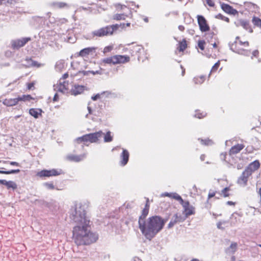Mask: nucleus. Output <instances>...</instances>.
I'll list each match as a JSON object with an SVG mask.
<instances>
[{
    "mask_svg": "<svg viewBox=\"0 0 261 261\" xmlns=\"http://www.w3.org/2000/svg\"><path fill=\"white\" fill-rule=\"evenodd\" d=\"M180 204L182 205L184 208V213L186 218L195 214V212L194 207L192 205H191L188 201H184L182 199V202H180Z\"/></svg>",
    "mask_w": 261,
    "mask_h": 261,
    "instance_id": "nucleus-6",
    "label": "nucleus"
},
{
    "mask_svg": "<svg viewBox=\"0 0 261 261\" xmlns=\"http://www.w3.org/2000/svg\"><path fill=\"white\" fill-rule=\"evenodd\" d=\"M258 194H259V195L260 196V201H259V203H260V205H261V188L259 189Z\"/></svg>",
    "mask_w": 261,
    "mask_h": 261,
    "instance_id": "nucleus-64",
    "label": "nucleus"
},
{
    "mask_svg": "<svg viewBox=\"0 0 261 261\" xmlns=\"http://www.w3.org/2000/svg\"><path fill=\"white\" fill-rule=\"evenodd\" d=\"M34 87V84L32 83H29L28 84V89L31 90Z\"/></svg>",
    "mask_w": 261,
    "mask_h": 261,
    "instance_id": "nucleus-60",
    "label": "nucleus"
},
{
    "mask_svg": "<svg viewBox=\"0 0 261 261\" xmlns=\"http://www.w3.org/2000/svg\"><path fill=\"white\" fill-rule=\"evenodd\" d=\"M237 41L236 40L233 43L229 44L230 49L233 52L237 53L239 54L242 55L245 51V50L239 49L237 47Z\"/></svg>",
    "mask_w": 261,
    "mask_h": 261,
    "instance_id": "nucleus-23",
    "label": "nucleus"
},
{
    "mask_svg": "<svg viewBox=\"0 0 261 261\" xmlns=\"http://www.w3.org/2000/svg\"><path fill=\"white\" fill-rule=\"evenodd\" d=\"M260 167V163L259 161L255 160L250 164L247 166V168L252 173L257 170Z\"/></svg>",
    "mask_w": 261,
    "mask_h": 261,
    "instance_id": "nucleus-15",
    "label": "nucleus"
},
{
    "mask_svg": "<svg viewBox=\"0 0 261 261\" xmlns=\"http://www.w3.org/2000/svg\"><path fill=\"white\" fill-rule=\"evenodd\" d=\"M205 78L204 76L194 77L193 81L196 84H202L204 81Z\"/></svg>",
    "mask_w": 261,
    "mask_h": 261,
    "instance_id": "nucleus-36",
    "label": "nucleus"
},
{
    "mask_svg": "<svg viewBox=\"0 0 261 261\" xmlns=\"http://www.w3.org/2000/svg\"><path fill=\"white\" fill-rule=\"evenodd\" d=\"M222 9L226 13L230 14L236 15L238 11L228 4L223 3L221 4Z\"/></svg>",
    "mask_w": 261,
    "mask_h": 261,
    "instance_id": "nucleus-12",
    "label": "nucleus"
},
{
    "mask_svg": "<svg viewBox=\"0 0 261 261\" xmlns=\"http://www.w3.org/2000/svg\"><path fill=\"white\" fill-rule=\"evenodd\" d=\"M113 47L111 46H108L105 47L104 53H107L110 51L112 49Z\"/></svg>",
    "mask_w": 261,
    "mask_h": 261,
    "instance_id": "nucleus-52",
    "label": "nucleus"
},
{
    "mask_svg": "<svg viewBox=\"0 0 261 261\" xmlns=\"http://www.w3.org/2000/svg\"><path fill=\"white\" fill-rule=\"evenodd\" d=\"M86 156V154H83L79 155H70L67 156V159L71 161L80 162L84 160Z\"/></svg>",
    "mask_w": 261,
    "mask_h": 261,
    "instance_id": "nucleus-19",
    "label": "nucleus"
},
{
    "mask_svg": "<svg viewBox=\"0 0 261 261\" xmlns=\"http://www.w3.org/2000/svg\"><path fill=\"white\" fill-rule=\"evenodd\" d=\"M42 110L40 109L31 108L29 110V114L35 118H38L41 115Z\"/></svg>",
    "mask_w": 261,
    "mask_h": 261,
    "instance_id": "nucleus-21",
    "label": "nucleus"
},
{
    "mask_svg": "<svg viewBox=\"0 0 261 261\" xmlns=\"http://www.w3.org/2000/svg\"><path fill=\"white\" fill-rule=\"evenodd\" d=\"M226 203L227 205H234V202L231 201H227Z\"/></svg>",
    "mask_w": 261,
    "mask_h": 261,
    "instance_id": "nucleus-62",
    "label": "nucleus"
},
{
    "mask_svg": "<svg viewBox=\"0 0 261 261\" xmlns=\"http://www.w3.org/2000/svg\"><path fill=\"white\" fill-rule=\"evenodd\" d=\"M204 44H205V41L203 40H199L198 41V47L202 50H203L204 49Z\"/></svg>",
    "mask_w": 261,
    "mask_h": 261,
    "instance_id": "nucleus-46",
    "label": "nucleus"
},
{
    "mask_svg": "<svg viewBox=\"0 0 261 261\" xmlns=\"http://www.w3.org/2000/svg\"><path fill=\"white\" fill-rule=\"evenodd\" d=\"M220 66V61H218L217 63H216L213 66L212 69H211V72H213V71H216L218 69V68L219 67V66Z\"/></svg>",
    "mask_w": 261,
    "mask_h": 261,
    "instance_id": "nucleus-47",
    "label": "nucleus"
},
{
    "mask_svg": "<svg viewBox=\"0 0 261 261\" xmlns=\"http://www.w3.org/2000/svg\"><path fill=\"white\" fill-rule=\"evenodd\" d=\"M240 25L243 27L245 30H248L249 28V23L248 21L241 20L240 21Z\"/></svg>",
    "mask_w": 261,
    "mask_h": 261,
    "instance_id": "nucleus-37",
    "label": "nucleus"
},
{
    "mask_svg": "<svg viewBox=\"0 0 261 261\" xmlns=\"http://www.w3.org/2000/svg\"><path fill=\"white\" fill-rule=\"evenodd\" d=\"M206 2L207 5L210 7H214L215 5V4L212 0H206Z\"/></svg>",
    "mask_w": 261,
    "mask_h": 261,
    "instance_id": "nucleus-53",
    "label": "nucleus"
},
{
    "mask_svg": "<svg viewBox=\"0 0 261 261\" xmlns=\"http://www.w3.org/2000/svg\"><path fill=\"white\" fill-rule=\"evenodd\" d=\"M31 40V38L30 37H24L12 40L11 41V48L13 49H18L24 46Z\"/></svg>",
    "mask_w": 261,
    "mask_h": 261,
    "instance_id": "nucleus-4",
    "label": "nucleus"
},
{
    "mask_svg": "<svg viewBox=\"0 0 261 261\" xmlns=\"http://www.w3.org/2000/svg\"><path fill=\"white\" fill-rule=\"evenodd\" d=\"M20 172L19 169H14V170H11L9 171H5V174H15V173H18Z\"/></svg>",
    "mask_w": 261,
    "mask_h": 261,
    "instance_id": "nucleus-45",
    "label": "nucleus"
},
{
    "mask_svg": "<svg viewBox=\"0 0 261 261\" xmlns=\"http://www.w3.org/2000/svg\"><path fill=\"white\" fill-rule=\"evenodd\" d=\"M229 188L227 187L225 188L222 190V193L223 194L225 197L228 196L229 194L227 192L229 191Z\"/></svg>",
    "mask_w": 261,
    "mask_h": 261,
    "instance_id": "nucleus-48",
    "label": "nucleus"
},
{
    "mask_svg": "<svg viewBox=\"0 0 261 261\" xmlns=\"http://www.w3.org/2000/svg\"><path fill=\"white\" fill-rule=\"evenodd\" d=\"M237 243L232 242L230 246L225 249V251L227 254H233L237 251Z\"/></svg>",
    "mask_w": 261,
    "mask_h": 261,
    "instance_id": "nucleus-20",
    "label": "nucleus"
},
{
    "mask_svg": "<svg viewBox=\"0 0 261 261\" xmlns=\"http://www.w3.org/2000/svg\"><path fill=\"white\" fill-rule=\"evenodd\" d=\"M9 164L12 166H19V164L16 162H9Z\"/></svg>",
    "mask_w": 261,
    "mask_h": 261,
    "instance_id": "nucleus-56",
    "label": "nucleus"
},
{
    "mask_svg": "<svg viewBox=\"0 0 261 261\" xmlns=\"http://www.w3.org/2000/svg\"><path fill=\"white\" fill-rule=\"evenodd\" d=\"M65 40L70 43H73L76 41V38L74 35L69 36L68 34L66 38H65Z\"/></svg>",
    "mask_w": 261,
    "mask_h": 261,
    "instance_id": "nucleus-34",
    "label": "nucleus"
},
{
    "mask_svg": "<svg viewBox=\"0 0 261 261\" xmlns=\"http://www.w3.org/2000/svg\"><path fill=\"white\" fill-rule=\"evenodd\" d=\"M177 222H182L185 220V218H182V217H181V216H178V214H177Z\"/></svg>",
    "mask_w": 261,
    "mask_h": 261,
    "instance_id": "nucleus-55",
    "label": "nucleus"
},
{
    "mask_svg": "<svg viewBox=\"0 0 261 261\" xmlns=\"http://www.w3.org/2000/svg\"><path fill=\"white\" fill-rule=\"evenodd\" d=\"M67 84H66L65 82H63V84L60 82L59 85H54V87L55 90H57L58 91L64 93L67 90Z\"/></svg>",
    "mask_w": 261,
    "mask_h": 261,
    "instance_id": "nucleus-22",
    "label": "nucleus"
},
{
    "mask_svg": "<svg viewBox=\"0 0 261 261\" xmlns=\"http://www.w3.org/2000/svg\"><path fill=\"white\" fill-rule=\"evenodd\" d=\"M252 22L254 26L259 27L261 29V19L257 17L254 16L252 18Z\"/></svg>",
    "mask_w": 261,
    "mask_h": 261,
    "instance_id": "nucleus-30",
    "label": "nucleus"
},
{
    "mask_svg": "<svg viewBox=\"0 0 261 261\" xmlns=\"http://www.w3.org/2000/svg\"><path fill=\"white\" fill-rule=\"evenodd\" d=\"M85 203H76L70 210V218L77 224L73 229V239L77 245H89L96 241L98 234L87 229L90 220L86 215Z\"/></svg>",
    "mask_w": 261,
    "mask_h": 261,
    "instance_id": "nucleus-1",
    "label": "nucleus"
},
{
    "mask_svg": "<svg viewBox=\"0 0 261 261\" xmlns=\"http://www.w3.org/2000/svg\"><path fill=\"white\" fill-rule=\"evenodd\" d=\"M63 173L61 169H53L51 170H43L38 172L37 175L40 177H50L53 176H57Z\"/></svg>",
    "mask_w": 261,
    "mask_h": 261,
    "instance_id": "nucleus-5",
    "label": "nucleus"
},
{
    "mask_svg": "<svg viewBox=\"0 0 261 261\" xmlns=\"http://www.w3.org/2000/svg\"><path fill=\"white\" fill-rule=\"evenodd\" d=\"M125 16L123 14H116L114 16V19L116 20L124 19Z\"/></svg>",
    "mask_w": 261,
    "mask_h": 261,
    "instance_id": "nucleus-42",
    "label": "nucleus"
},
{
    "mask_svg": "<svg viewBox=\"0 0 261 261\" xmlns=\"http://www.w3.org/2000/svg\"><path fill=\"white\" fill-rule=\"evenodd\" d=\"M103 134L101 130L94 133L86 134L87 141L90 143H96L98 141V139L102 137Z\"/></svg>",
    "mask_w": 261,
    "mask_h": 261,
    "instance_id": "nucleus-7",
    "label": "nucleus"
},
{
    "mask_svg": "<svg viewBox=\"0 0 261 261\" xmlns=\"http://www.w3.org/2000/svg\"><path fill=\"white\" fill-rule=\"evenodd\" d=\"M90 73H92L93 74H95L96 73H98V71H96V72H94L93 71H79L78 73L79 74H82L83 75H88Z\"/></svg>",
    "mask_w": 261,
    "mask_h": 261,
    "instance_id": "nucleus-39",
    "label": "nucleus"
},
{
    "mask_svg": "<svg viewBox=\"0 0 261 261\" xmlns=\"http://www.w3.org/2000/svg\"><path fill=\"white\" fill-rule=\"evenodd\" d=\"M74 142L77 144H80L82 143L85 144L86 142H88L86 134L85 135H83L82 137H80L76 138L74 140Z\"/></svg>",
    "mask_w": 261,
    "mask_h": 261,
    "instance_id": "nucleus-28",
    "label": "nucleus"
},
{
    "mask_svg": "<svg viewBox=\"0 0 261 261\" xmlns=\"http://www.w3.org/2000/svg\"><path fill=\"white\" fill-rule=\"evenodd\" d=\"M58 99H59L58 95L57 93H56L54 96L53 101H57L58 100Z\"/></svg>",
    "mask_w": 261,
    "mask_h": 261,
    "instance_id": "nucleus-59",
    "label": "nucleus"
},
{
    "mask_svg": "<svg viewBox=\"0 0 261 261\" xmlns=\"http://www.w3.org/2000/svg\"><path fill=\"white\" fill-rule=\"evenodd\" d=\"M197 19L199 28L201 32H206L210 30V27L207 24L206 20L203 16L198 15Z\"/></svg>",
    "mask_w": 261,
    "mask_h": 261,
    "instance_id": "nucleus-8",
    "label": "nucleus"
},
{
    "mask_svg": "<svg viewBox=\"0 0 261 261\" xmlns=\"http://www.w3.org/2000/svg\"><path fill=\"white\" fill-rule=\"evenodd\" d=\"M129 154L128 151L125 149H123L122 152L120 154V165L122 166L126 165L128 161Z\"/></svg>",
    "mask_w": 261,
    "mask_h": 261,
    "instance_id": "nucleus-10",
    "label": "nucleus"
},
{
    "mask_svg": "<svg viewBox=\"0 0 261 261\" xmlns=\"http://www.w3.org/2000/svg\"><path fill=\"white\" fill-rule=\"evenodd\" d=\"M205 115H206V113H204V112L199 113V111H196V114L195 115V117H197V118H198L199 119H201V118H203L204 117H205Z\"/></svg>",
    "mask_w": 261,
    "mask_h": 261,
    "instance_id": "nucleus-43",
    "label": "nucleus"
},
{
    "mask_svg": "<svg viewBox=\"0 0 261 261\" xmlns=\"http://www.w3.org/2000/svg\"><path fill=\"white\" fill-rule=\"evenodd\" d=\"M68 77V74L67 73H64L62 76L63 79H66Z\"/></svg>",
    "mask_w": 261,
    "mask_h": 261,
    "instance_id": "nucleus-63",
    "label": "nucleus"
},
{
    "mask_svg": "<svg viewBox=\"0 0 261 261\" xmlns=\"http://www.w3.org/2000/svg\"><path fill=\"white\" fill-rule=\"evenodd\" d=\"M115 56L109 58H106L103 59L102 62L104 63L108 64H116L115 61Z\"/></svg>",
    "mask_w": 261,
    "mask_h": 261,
    "instance_id": "nucleus-27",
    "label": "nucleus"
},
{
    "mask_svg": "<svg viewBox=\"0 0 261 261\" xmlns=\"http://www.w3.org/2000/svg\"><path fill=\"white\" fill-rule=\"evenodd\" d=\"M95 37V36L93 35V32L87 35V36L85 37V38L87 39L91 40L94 39Z\"/></svg>",
    "mask_w": 261,
    "mask_h": 261,
    "instance_id": "nucleus-51",
    "label": "nucleus"
},
{
    "mask_svg": "<svg viewBox=\"0 0 261 261\" xmlns=\"http://www.w3.org/2000/svg\"><path fill=\"white\" fill-rule=\"evenodd\" d=\"M107 92H108L106 91V92H103L101 93L100 94L98 93V94H96L95 95L92 96L91 99L95 101V100H97L98 99H99L101 95L105 94L106 93H107Z\"/></svg>",
    "mask_w": 261,
    "mask_h": 261,
    "instance_id": "nucleus-44",
    "label": "nucleus"
},
{
    "mask_svg": "<svg viewBox=\"0 0 261 261\" xmlns=\"http://www.w3.org/2000/svg\"><path fill=\"white\" fill-rule=\"evenodd\" d=\"M18 97L15 98L5 99L3 100V103L7 107H12L18 103Z\"/></svg>",
    "mask_w": 261,
    "mask_h": 261,
    "instance_id": "nucleus-14",
    "label": "nucleus"
},
{
    "mask_svg": "<svg viewBox=\"0 0 261 261\" xmlns=\"http://www.w3.org/2000/svg\"><path fill=\"white\" fill-rule=\"evenodd\" d=\"M247 181L248 179L242 174L241 175L238 179V183L244 186L247 185Z\"/></svg>",
    "mask_w": 261,
    "mask_h": 261,
    "instance_id": "nucleus-29",
    "label": "nucleus"
},
{
    "mask_svg": "<svg viewBox=\"0 0 261 261\" xmlns=\"http://www.w3.org/2000/svg\"><path fill=\"white\" fill-rule=\"evenodd\" d=\"M161 197H168L174 199L179 202H182V198L181 197L176 193H168L165 192L161 195Z\"/></svg>",
    "mask_w": 261,
    "mask_h": 261,
    "instance_id": "nucleus-13",
    "label": "nucleus"
},
{
    "mask_svg": "<svg viewBox=\"0 0 261 261\" xmlns=\"http://www.w3.org/2000/svg\"><path fill=\"white\" fill-rule=\"evenodd\" d=\"M166 222V220L160 216H152L148 219L144 225L142 222L139 228L145 238L151 240L163 229Z\"/></svg>",
    "mask_w": 261,
    "mask_h": 261,
    "instance_id": "nucleus-2",
    "label": "nucleus"
},
{
    "mask_svg": "<svg viewBox=\"0 0 261 261\" xmlns=\"http://www.w3.org/2000/svg\"><path fill=\"white\" fill-rule=\"evenodd\" d=\"M95 48L89 47L82 49L79 53V56L82 57H86L95 51Z\"/></svg>",
    "mask_w": 261,
    "mask_h": 261,
    "instance_id": "nucleus-16",
    "label": "nucleus"
},
{
    "mask_svg": "<svg viewBox=\"0 0 261 261\" xmlns=\"http://www.w3.org/2000/svg\"><path fill=\"white\" fill-rule=\"evenodd\" d=\"M115 58L116 64L125 63L129 61V57L127 56L115 55Z\"/></svg>",
    "mask_w": 261,
    "mask_h": 261,
    "instance_id": "nucleus-17",
    "label": "nucleus"
},
{
    "mask_svg": "<svg viewBox=\"0 0 261 261\" xmlns=\"http://www.w3.org/2000/svg\"><path fill=\"white\" fill-rule=\"evenodd\" d=\"M177 214H175L172 218L171 219V221H170L168 225V228H172L176 223H177Z\"/></svg>",
    "mask_w": 261,
    "mask_h": 261,
    "instance_id": "nucleus-32",
    "label": "nucleus"
},
{
    "mask_svg": "<svg viewBox=\"0 0 261 261\" xmlns=\"http://www.w3.org/2000/svg\"><path fill=\"white\" fill-rule=\"evenodd\" d=\"M217 18H220L222 20H224L227 22H228L229 21V18L228 17H225V16H223L222 15H221V14H218L217 17Z\"/></svg>",
    "mask_w": 261,
    "mask_h": 261,
    "instance_id": "nucleus-50",
    "label": "nucleus"
},
{
    "mask_svg": "<svg viewBox=\"0 0 261 261\" xmlns=\"http://www.w3.org/2000/svg\"><path fill=\"white\" fill-rule=\"evenodd\" d=\"M148 202V199H147V202ZM148 208L149 206L148 205L147 203H146L145 207L142 210V215L139 217L138 223H139V227H140L142 225V223L143 222V225L146 222L145 221V218L148 214Z\"/></svg>",
    "mask_w": 261,
    "mask_h": 261,
    "instance_id": "nucleus-9",
    "label": "nucleus"
},
{
    "mask_svg": "<svg viewBox=\"0 0 261 261\" xmlns=\"http://www.w3.org/2000/svg\"><path fill=\"white\" fill-rule=\"evenodd\" d=\"M18 101H30L31 99H33L32 96L30 95H22V96L18 97Z\"/></svg>",
    "mask_w": 261,
    "mask_h": 261,
    "instance_id": "nucleus-33",
    "label": "nucleus"
},
{
    "mask_svg": "<svg viewBox=\"0 0 261 261\" xmlns=\"http://www.w3.org/2000/svg\"><path fill=\"white\" fill-rule=\"evenodd\" d=\"M65 67V62L63 60H60L56 62L55 69L58 71H61Z\"/></svg>",
    "mask_w": 261,
    "mask_h": 261,
    "instance_id": "nucleus-24",
    "label": "nucleus"
},
{
    "mask_svg": "<svg viewBox=\"0 0 261 261\" xmlns=\"http://www.w3.org/2000/svg\"><path fill=\"white\" fill-rule=\"evenodd\" d=\"M221 225H222V222H218L217 224V226L218 228L221 229H224V228L221 227Z\"/></svg>",
    "mask_w": 261,
    "mask_h": 261,
    "instance_id": "nucleus-61",
    "label": "nucleus"
},
{
    "mask_svg": "<svg viewBox=\"0 0 261 261\" xmlns=\"http://www.w3.org/2000/svg\"><path fill=\"white\" fill-rule=\"evenodd\" d=\"M239 43L241 45H245L246 46H249V42L248 41L243 42L242 41H239Z\"/></svg>",
    "mask_w": 261,
    "mask_h": 261,
    "instance_id": "nucleus-54",
    "label": "nucleus"
},
{
    "mask_svg": "<svg viewBox=\"0 0 261 261\" xmlns=\"http://www.w3.org/2000/svg\"><path fill=\"white\" fill-rule=\"evenodd\" d=\"M27 60L28 61V63L32 66H36L37 65V62L33 61L31 59H27Z\"/></svg>",
    "mask_w": 261,
    "mask_h": 261,
    "instance_id": "nucleus-49",
    "label": "nucleus"
},
{
    "mask_svg": "<svg viewBox=\"0 0 261 261\" xmlns=\"http://www.w3.org/2000/svg\"><path fill=\"white\" fill-rule=\"evenodd\" d=\"M198 140L200 141L202 144L205 145H211L213 144V142L210 139H198Z\"/></svg>",
    "mask_w": 261,
    "mask_h": 261,
    "instance_id": "nucleus-38",
    "label": "nucleus"
},
{
    "mask_svg": "<svg viewBox=\"0 0 261 261\" xmlns=\"http://www.w3.org/2000/svg\"><path fill=\"white\" fill-rule=\"evenodd\" d=\"M51 5L55 8L60 9L69 7L67 3L64 2H54L51 4Z\"/></svg>",
    "mask_w": 261,
    "mask_h": 261,
    "instance_id": "nucleus-25",
    "label": "nucleus"
},
{
    "mask_svg": "<svg viewBox=\"0 0 261 261\" xmlns=\"http://www.w3.org/2000/svg\"><path fill=\"white\" fill-rule=\"evenodd\" d=\"M244 147V145L242 144H238L233 146H232L230 150L229 153L230 154H235L239 153L241 150H242Z\"/></svg>",
    "mask_w": 261,
    "mask_h": 261,
    "instance_id": "nucleus-18",
    "label": "nucleus"
},
{
    "mask_svg": "<svg viewBox=\"0 0 261 261\" xmlns=\"http://www.w3.org/2000/svg\"><path fill=\"white\" fill-rule=\"evenodd\" d=\"M187 47L186 41L184 39L182 41L179 42L178 49L180 51H183Z\"/></svg>",
    "mask_w": 261,
    "mask_h": 261,
    "instance_id": "nucleus-35",
    "label": "nucleus"
},
{
    "mask_svg": "<svg viewBox=\"0 0 261 261\" xmlns=\"http://www.w3.org/2000/svg\"><path fill=\"white\" fill-rule=\"evenodd\" d=\"M44 186H45L47 189L49 190H53L55 189V186L52 182H45L43 184Z\"/></svg>",
    "mask_w": 261,
    "mask_h": 261,
    "instance_id": "nucleus-41",
    "label": "nucleus"
},
{
    "mask_svg": "<svg viewBox=\"0 0 261 261\" xmlns=\"http://www.w3.org/2000/svg\"><path fill=\"white\" fill-rule=\"evenodd\" d=\"M259 52L257 50H255L252 53V55L254 57H257L258 55Z\"/></svg>",
    "mask_w": 261,
    "mask_h": 261,
    "instance_id": "nucleus-58",
    "label": "nucleus"
},
{
    "mask_svg": "<svg viewBox=\"0 0 261 261\" xmlns=\"http://www.w3.org/2000/svg\"><path fill=\"white\" fill-rule=\"evenodd\" d=\"M118 28L119 25L117 24L107 25L93 31V35L95 36L96 37H103L111 35L114 31L117 30Z\"/></svg>",
    "mask_w": 261,
    "mask_h": 261,
    "instance_id": "nucleus-3",
    "label": "nucleus"
},
{
    "mask_svg": "<svg viewBox=\"0 0 261 261\" xmlns=\"http://www.w3.org/2000/svg\"><path fill=\"white\" fill-rule=\"evenodd\" d=\"M215 195V192H210L208 195V198L210 199L211 198L213 197Z\"/></svg>",
    "mask_w": 261,
    "mask_h": 261,
    "instance_id": "nucleus-57",
    "label": "nucleus"
},
{
    "mask_svg": "<svg viewBox=\"0 0 261 261\" xmlns=\"http://www.w3.org/2000/svg\"><path fill=\"white\" fill-rule=\"evenodd\" d=\"M3 185L7 186L8 189L11 188L13 190H15L17 187L16 184L13 181H7L5 180Z\"/></svg>",
    "mask_w": 261,
    "mask_h": 261,
    "instance_id": "nucleus-26",
    "label": "nucleus"
},
{
    "mask_svg": "<svg viewBox=\"0 0 261 261\" xmlns=\"http://www.w3.org/2000/svg\"><path fill=\"white\" fill-rule=\"evenodd\" d=\"M113 140V136L111 135V132L108 131L104 136V142H110Z\"/></svg>",
    "mask_w": 261,
    "mask_h": 261,
    "instance_id": "nucleus-31",
    "label": "nucleus"
},
{
    "mask_svg": "<svg viewBox=\"0 0 261 261\" xmlns=\"http://www.w3.org/2000/svg\"><path fill=\"white\" fill-rule=\"evenodd\" d=\"M85 90V87L82 85H75L71 90V94L74 96L81 94Z\"/></svg>",
    "mask_w": 261,
    "mask_h": 261,
    "instance_id": "nucleus-11",
    "label": "nucleus"
},
{
    "mask_svg": "<svg viewBox=\"0 0 261 261\" xmlns=\"http://www.w3.org/2000/svg\"><path fill=\"white\" fill-rule=\"evenodd\" d=\"M251 171H249L247 168L243 172L242 174L244 175L247 179L248 177L252 174Z\"/></svg>",
    "mask_w": 261,
    "mask_h": 261,
    "instance_id": "nucleus-40",
    "label": "nucleus"
}]
</instances>
